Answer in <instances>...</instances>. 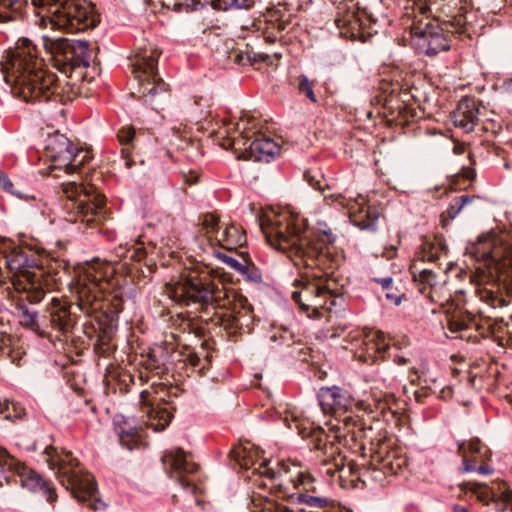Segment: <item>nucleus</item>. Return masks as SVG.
Returning <instances> with one entry per match:
<instances>
[{"mask_svg": "<svg viewBox=\"0 0 512 512\" xmlns=\"http://www.w3.org/2000/svg\"><path fill=\"white\" fill-rule=\"evenodd\" d=\"M476 260L484 262L490 274L498 277L512 278V248L496 246L489 235L478 238V242L467 248Z\"/></svg>", "mask_w": 512, "mask_h": 512, "instance_id": "obj_13", "label": "nucleus"}, {"mask_svg": "<svg viewBox=\"0 0 512 512\" xmlns=\"http://www.w3.org/2000/svg\"><path fill=\"white\" fill-rule=\"evenodd\" d=\"M476 470L483 475H490L493 473V468L487 464L480 465Z\"/></svg>", "mask_w": 512, "mask_h": 512, "instance_id": "obj_62", "label": "nucleus"}, {"mask_svg": "<svg viewBox=\"0 0 512 512\" xmlns=\"http://www.w3.org/2000/svg\"><path fill=\"white\" fill-rule=\"evenodd\" d=\"M303 177L315 190L323 191L325 188L331 187L330 181L322 169H306L303 172Z\"/></svg>", "mask_w": 512, "mask_h": 512, "instance_id": "obj_35", "label": "nucleus"}, {"mask_svg": "<svg viewBox=\"0 0 512 512\" xmlns=\"http://www.w3.org/2000/svg\"><path fill=\"white\" fill-rule=\"evenodd\" d=\"M42 42L43 47L53 57L56 65L62 67L65 72L67 68L75 70L82 67L86 68L90 64L91 52L86 41L43 36Z\"/></svg>", "mask_w": 512, "mask_h": 512, "instance_id": "obj_10", "label": "nucleus"}, {"mask_svg": "<svg viewBox=\"0 0 512 512\" xmlns=\"http://www.w3.org/2000/svg\"><path fill=\"white\" fill-rule=\"evenodd\" d=\"M252 26L256 31H261L267 42H274L278 34L285 29V24L279 21L278 12L275 10H269L264 19H258L253 22Z\"/></svg>", "mask_w": 512, "mask_h": 512, "instance_id": "obj_27", "label": "nucleus"}, {"mask_svg": "<svg viewBox=\"0 0 512 512\" xmlns=\"http://www.w3.org/2000/svg\"><path fill=\"white\" fill-rule=\"evenodd\" d=\"M33 12L43 25L47 21L69 33L92 30L100 23V14L91 0H43Z\"/></svg>", "mask_w": 512, "mask_h": 512, "instance_id": "obj_5", "label": "nucleus"}, {"mask_svg": "<svg viewBox=\"0 0 512 512\" xmlns=\"http://www.w3.org/2000/svg\"><path fill=\"white\" fill-rule=\"evenodd\" d=\"M247 55L253 61L272 63L271 55L268 53L249 51Z\"/></svg>", "mask_w": 512, "mask_h": 512, "instance_id": "obj_53", "label": "nucleus"}, {"mask_svg": "<svg viewBox=\"0 0 512 512\" xmlns=\"http://www.w3.org/2000/svg\"><path fill=\"white\" fill-rule=\"evenodd\" d=\"M181 174L185 183L192 185L197 182L198 174L194 170L182 171Z\"/></svg>", "mask_w": 512, "mask_h": 512, "instance_id": "obj_55", "label": "nucleus"}, {"mask_svg": "<svg viewBox=\"0 0 512 512\" xmlns=\"http://www.w3.org/2000/svg\"><path fill=\"white\" fill-rule=\"evenodd\" d=\"M253 0H213L212 6L215 9L227 10L230 8H249Z\"/></svg>", "mask_w": 512, "mask_h": 512, "instance_id": "obj_46", "label": "nucleus"}, {"mask_svg": "<svg viewBox=\"0 0 512 512\" xmlns=\"http://www.w3.org/2000/svg\"><path fill=\"white\" fill-rule=\"evenodd\" d=\"M44 156L47 160H90L94 157L90 150L74 145L64 134L48 135L44 141Z\"/></svg>", "mask_w": 512, "mask_h": 512, "instance_id": "obj_17", "label": "nucleus"}, {"mask_svg": "<svg viewBox=\"0 0 512 512\" xmlns=\"http://www.w3.org/2000/svg\"><path fill=\"white\" fill-rule=\"evenodd\" d=\"M85 162H79V165L74 164V162H66L63 166H50L48 170L44 173V175H50L55 178H60L61 174L64 173L67 175H73L80 170V165H83Z\"/></svg>", "mask_w": 512, "mask_h": 512, "instance_id": "obj_43", "label": "nucleus"}, {"mask_svg": "<svg viewBox=\"0 0 512 512\" xmlns=\"http://www.w3.org/2000/svg\"><path fill=\"white\" fill-rule=\"evenodd\" d=\"M63 193L71 202L68 206V220L70 222H81L87 226L99 224L105 219L104 200L101 195L93 191L92 187L87 188L78 184L75 180L62 183Z\"/></svg>", "mask_w": 512, "mask_h": 512, "instance_id": "obj_8", "label": "nucleus"}, {"mask_svg": "<svg viewBox=\"0 0 512 512\" xmlns=\"http://www.w3.org/2000/svg\"><path fill=\"white\" fill-rule=\"evenodd\" d=\"M447 22L442 17L436 16L432 22L426 24L424 30L413 28L416 45L424 49L427 55L433 56L440 51L448 49V39L446 37Z\"/></svg>", "mask_w": 512, "mask_h": 512, "instance_id": "obj_16", "label": "nucleus"}, {"mask_svg": "<svg viewBox=\"0 0 512 512\" xmlns=\"http://www.w3.org/2000/svg\"><path fill=\"white\" fill-rule=\"evenodd\" d=\"M473 197L468 195H461L453 199V204L450 205V220L455 218L465 207L466 204L471 203Z\"/></svg>", "mask_w": 512, "mask_h": 512, "instance_id": "obj_50", "label": "nucleus"}, {"mask_svg": "<svg viewBox=\"0 0 512 512\" xmlns=\"http://www.w3.org/2000/svg\"><path fill=\"white\" fill-rule=\"evenodd\" d=\"M163 467L170 479L178 483L186 492L196 494V472L198 465L194 463L189 455L177 448L165 452L162 456Z\"/></svg>", "mask_w": 512, "mask_h": 512, "instance_id": "obj_14", "label": "nucleus"}, {"mask_svg": "<svg viewBox=\"0 0 512 512\" xmlns=\"http://www.w3.org/2000/svg\"><path fill=\"white\" fill-rule=\"evenodd\" d=\"M172 132L175 136H178L180 138H186L188 135V129L186 126L184 127H173Z\"/></svg>", "mask_w": 512, "mask_h": 512, "instance_id": "obj_58", "label": "nucleus"}, {"mask_svg": "<svg viewBox=\"0 0 512 512\" xmlns=\"http://www.w3.org/2000/svg\"><path fill=\"white\" fill-rule=\"evenodd\" d=\"M478 105L471 97H463L453 113V123L456 127L463 129L466 133L474 130L478 120Z\"/></svg>", "mask_w": 512, "mask_h": 512, "instance_id": "obj_24", "label": "nucleus"}, {"mask_svg": "<svg viewBox=\"0 0 512 512\" xmlns=\"http://www.w3.org/2000/svg\"><path fill=\"white\" fill-rule=\"evenodd\" d=\"M159 56L160 52L156 47L144 43L136 48L131 60L132 72L139 83L140 92L151 104L165 100L168 93V84L157 74Z\"/></svg>", "mask_w": 512, "mask_h": 512, "instance_id": "obj_7", "label": "nucleus"}, {"mask_svg": "<svg viewBox=\"0 0 512 512\" xmlns=\"http://www.w3.org/2000/svg\"><path fill=\"white\" fill-rule=\"evenodd\" d=\"M371 466L384 474L397 475L407 466V459L398 450L390 449L386 444L379 446L371 456Z\"/></svg>", "mask_w": 512, "mask_h": 512, "instance_id": "obj_20", "label": "nucleus"}, {"mask_svg": "<svg viewBox=\"0 0 512 512\" xmlns=\"http://www.w3.org/2000/svg\"><path fill=\"white\" fill-rule=\"evenodd\" d=\"M117 256L120 257V258H127L129 257L130 259H133L135 258L136 256L139 257L137 255V251L136 249H133L132 251L130 249H125L124 247L120 246L117 250Z\"/></svg>", "mask_w": 512, "mask_h": 512, "instance_id": "obj_56", "label": "nucleus"}, {"mask_svg": "<svg viewBox=\"0 0 512 512\" xmlns=\"http://www.w3.org/2000/svg\"><path fill=\"white\" fill-rule=\"evenodd\" d=\"M284 423L288 428H292L294 424L298 430V434L302 438H310L314 449L323 453L324 461L326 464L332 463L335 470L343 468V458L340 456V448L337 445L338 436L335 434L326 433L320 426L314 427L308 422L300 420L296 415L290 414L284 418Z\"/></svg>", "mask_w": 512, "mask_h": 512, "instance_id": "obj_12", "label": "nucleus"}, {"mask_svg": "<svg viewBox=\"0 0 512 512\" xmlns=\"http://www.w3.org/2000/svg\"><path fill=\"white\" fill-rule=\"evenodd\" d=\"M46 462L50 469L56 471L60 483L70 490L74 498L81 502H90L94 510H98L104 503L98 498V490L93 477L78 469L79 462L70 451H58L53 446L45 449Z\"/></svg>", "mask_w": 512, "mask_h": 512, "instance_id": "obj_6", "label": "nucleus"}, {"mask_svg": "<svg viewBox=\"0 0 512 512\" xmlns=\"http://www.w3.org/2000/svg\"><path fill=\"white\" fill-rule=\"evenodd\" d=\"M215 243L227 250H233L246 243V236L236 225L231 224L215 236Z\"/></svg>", "mask_w": 512, "mask_h": 512, "instance_id": "obj_31", "label": "nucleus"}, {"mask_svg": "<svg viewBox=\"0 0 512 512\" xmlns=\"http://www.w3.org/2000/svg\"><path fill=\"white\" fill-rule=\"evenodd\" d=\"M281 146L275 139L266 135H259L248 147L247 156H239L238 160H263L275 158L280 155Z\"/></svg>", "mask_w": 512, "mask_h": 512, "instance_id": "obj_25", "label": "nucleus"}, {"mask_svg": "<svg viewBox=\"0 0 512 512\" xmlns=\"http://www.w3.org/2000/svg\"><path fill=\"white\" fill-rule=\"evenodd\" d=\"M345 426L348 428V432L352 434V438L355 441L362 438L373 440L372 435H370L373 431L372 427L366 426L362 420H353L352 417H347L345 419Z\"/></svg>", "mask_w": 512, "mask_h": 512, "instance_id": "obj_36", "label": "nucleus"}, {"mask_svg": "<svg viewBox=\"0 0 512 512\" xmlns=\"http://www.w3.org/2000/svg\"><path fill=\"white\" fill-rule=\"evenodd\" d=\"M452 512H470L469 509L462 505H453Z\"/></svg>", "mask_w": 512, "mask_h": 512, "instance_id": "obj_64", "label": "nucleus"}, {"mask_svg": "<svg viewBox=\"0 0 512 512\" xmlns=\"http://www.w3.org/2000/svg\"><path fill=\"white\" fill-rule=\"evenodd\" d=\"M349 217L351 222L362 230L375 231L377 228V216L361 204L354 203L349 207Z\"/></svg>", "mask_w": 512, "mask_h": 512, "instance_id": "obj_30", "label": "nucleus"}, {"mask_svg": "<svg viewBox=\"0 0 512 512\" xmlns=\"http://www.w3.org/2000/svg\"><path fill=\"white\" fill-rule=\"evenodd\" d=\"M0 182L2 184V187L5 189V190H8L10 191L11 188L13 187V184L12 182L10 181V179L5 176L3 173H0Z\"/></svg>", "mask_w": 512, "mask_h": 512, "instance_id": "obj_59", "label": "nucleus"}, {"mask_svg": "<svg viewBox=\"0 0 512 512\" xmlns=\"http://www.w3.org/2000/svg\"><path fill=\"white\" fill-rule=\"evenodd\" d=\"M271 342H279L280 345L290 346L294 343L293 334L286 328L281 327L270 336Z\"/></svg>", "mask_w": 512, "mask_h": 512, "instance_id": "obj_49", "label": "nucleus"}, {"mask_svg": "<svg viewBox=\"0 0 512 512\" xmlns=\"http://www.w3.org/2000/svg\"><path fill=\"white\" fill-rule=\"evenodd\" d=\"M219 217L214 213H204L199 216V224L205 232L208 241L213 244L215 236L219 235Z\"/></svg>", "mask_w": 512, "mask_h": 512, "instance_id": "obj_34", "label": "nucleus"}, {"mask_svg": "<svg viewBox=\"0 0 512 512\" xmlns=\"http://www.w3.org/2000/svg\"><path fill=\"white\" fill-rule=\"evenodd\" d=\"M260 127V121L247 113L239 118L238 122L234 126V131H237L243 139H249L252 135L258 132Z\"/></svg>", "mask_w": 512, "mask_h": 512, "instance_id": "obj_33", "label": "nucleus"}, {"mask_svg": "<svg viewBox=\"0 0 512 512\" xmlns=\"http://www.w3.org/2000/svg\"><path fill=\"white\" fill-rule=\"evenodd\" d=\"M171 297L186 305L200 304L206 311L209 308L225 310L221 320L225 321L227 317L230 328L241 330L252 323V307L247 298L234 291L219 288L206 270L190 271L171 289Z\"/></svg>", "mask_w": 512, "mask_h": 512, "instance_id": "obj_3", "label": "nucleus"}, {"mask_svg": "<svg viewBox=\"0 0 512 512\" xmlns=\"http://www.w3.org/2000/svg\"><path fill=\"white\" fill-rule=\"evenodd\" d=\"M469 489L476 495L477 499L484 505H489L494 501L492 491L485 485L478 483H469Z\"/></svg>", "mask_w": 512, "mask_h": 512, "instance_id": "obj_45", "label": "nucleus"}, {"mask_svg": "<svg viewBox=\"0 0 512 512\" xmlns=\"http://www.w3.org/2000/svg\"><path fill=\"white\" fill-rule=\"evenodd\" d=\"M216 256L222 260L223 263L227 264L230 268L236 270L237 272L241 274H246L249 269V263L246 257L242 254V261H239L238 259L229 256L222 252H217Z\"/></svg>", "mask_w": 512, "mask_h": 512, "instance_id": "obj_42", "label": "nucleus"}, {"mask_svg": "<svg viewBox=\"0 0 512 512\" xmlns=\"http://www.w3.org/2000/svg\"><path fill=\"white\" fill-rule=\"evenodd\" d=\"M318 402L324 414L348 410L350 397L338 387H323L318 392Z\"/></svg>", "mask_w": 512, "mask_h": 512, "instance_id": "obj_23", "label": "nucleus"}, {"mask_svg": "<svg viewBox=\"0 0 512 512\" xmlns=\"http://www.w3.org/2000/svg\"><path fill=\"white\" fill-rule=\"evenodd\" d=\"M373 281L380 284L381 287L384 290H390L393 285V278L392 277H384V278H374Z\"/></svg>", "mask_w": 512, "mask_h": 512, "instance_id": "obj_57", "label": "nucleus"}, {"mask_svg": "<svg viewBox=\"0 0 512 512\" xmlns=\"http://www.w3.org/2000/svg\"><path fill=\"white\" fill-rule=\"evenodd\" d=\"M453 143H454L453 151L455 154H461L466 151L467 146L465 143H459L456 140H453Z\"/></svg>", "mask_w": 512, "mask_h": 512, "instance_id": "obj_61", "label": "nucleus"}, {"mask_svg": "<svg viewBox=\"0 0 512 512\" xmlns=\"http://www.w3.org/2000/svg\"><path fill=\"white\" fill-rule=\"evenodd\" d=\"M386 298L390 301H392L395 305H399L402 300L401 295L394 294L393 292H390L389 290L386 293Z\"/></svg>", "mask_w": 512, "mask_h": 512, "instance_id": "obj_60", "label": "nucleus"}, {"mask_svg": "<svg viewBox=\"0 0 512 512\" xmlns=\"http://www.w3.org/2000/svg\"><path fill=\"white\" fill-rule=\"evenodd\" d=\"M314 85H315V82L309 80V78L306 75H300L297 78V86H298L299 92L305 93L311 102L316 103L317 97L313 90Z\"/></svg>", "mask_w": 512, "mask_h": 512, "instance_id": "obj_47", "label": "nucleus"}, {"mask_svg": "<svg viewBox=\"0 0 512 512\" xmlns=\"http://www.w3.org/2000/svg\"><path fill=\"white\" fill-rule=\"evenodd\" d=\"M295 487L302 490L298 492L310 493L315 492L316 487L314 486V478L311 475L299 473L297 476V481L295 483Z\"/></svg>", "mask_w": 512, "mask_h": 512, "instance_id": "obj_48", "label": "nucleus"}, {"mask_svg": "<svg viewBox=\"0 0 512 512\" xmlns=\"http://www.w3.org/2000/svg\"><path fill=\"white\" fill-rule=\"evenodd\" d=\"M260 228L268 244L286 254L296 266L317 267L329 275L339 266L331 251L336 237L330 230L310 231L305 218L288 210L264 215Z\"/></svg>", "mask_w": 512, "mask_h": 512, "instance_id": "obj_1", "label": "nucleus"}, {"mask_svg": "<svg viewBox=\"0 0 512 512\" xmlns=\"http://www.w3.org/2000/svg\"><path fill=\"white\" fill-rule=\"evenodd\" d=\"M227 123L224 122V126L219 128V130L213 132L214 141L218 143L220 147L223 149H228L233 146V139L231 137L232 130L227 127Z\"/></svg>", "mask_w": 512, "mask_h": 512, "instance_id": "obj_44", "label": "nucleus"}, {"mask_svg": "<svg viewBox=\"0 0 512 512\" xmlns=\"http://www.w3.org/2000/svg\"><path fill=\"white\" fill-rule=\"evenodd\" d=\"M466 12L467 7L462 6L459 9V13L453 17V20H450V27L455 28V30H450V35H459L460 37L465 36L469 38V35L466 34V17L464 15Z\"/></svg>", "mask_w": 512, "mask_h": 512, "instance_id": "obj_41", "label": "nucleus"}, {"mask_svg": "<svg viewBox=\"0 0 512 512\" xmlns=\"http://www.w3.org/2000/svg\"><path fill=\"white\" fill-rule=\"evenodd\" d=\"M38 267V259L34 254L12 247L10 241L0 239V285L9 274L22 275L27 280L34 282L35 275L29 268Z\"/></svg>", "mask_w": 512, "mask_h": 512, "instance_id": "obj_15", "label": "nucleus"}, {"mask_svg": "<svg viewBox=\"0 0 512 512\" xmlns=\"http://www.w3.org/2000/svg\"><path fill=\"white\" fill-rule=\"evenodd\" d=\"M117 268L111 261L94 259L80 266L71 284V291L76 298L78 309L87 316L98 313H107L108 307L104 298V291L114 285V276Z\"/></svg>", "mask_w": 512, "mask_h": 512, "instance_id": "obj_4", "label": "nucleus"}, {"mask_svg": "<svg viewBox=\"0 0 512 512\" xmlns=\"http://www.w3.org/2000/svg\"><path fill=\"white\" fill-rule=\"evenodd\" d=\"M169 352L161 347H155L151 349L145 360V367L158 376H163L169 371L170 364Z\"/></svg>", "mask_w": 512, "mask_h": 512, "instance_id": "obj_28", "label": "nucleus"}, {"mask_svg": "<svg viewBox=\"0 0 512 512\" xmlns=\"http://www.w3.org/2000/svg\"><path fill=\"white\" fill-rule=\"evenodd\" d=\"M332 199V201H335V202H339L341 205H344L343 203V200H344V197L340 194L336 195V194H331L329 196H325V199Z\"/></svg>", "mask_w": 512, "mask_h": 512, "instance_id": "obj_63", "label": "nucleus"}, {"mask_svg": "<svg viewBox=\"0 0 512 512\" xmlns=\"http://www.w3.org/2000/svg\"><path fill=\"white\" fill-rule=\"evenodd\" d=\"M482 450L486 452L487 448L479 439H472L467 444L465 442L459 444L458 452L463 458V472L475 470V463L478 461V456L482 454Z\"/></svg>", "mask_w": 512, "mask_h": 512, "instance_id": "obj_29", "label": "nucleus"}, {"mask_svg": "<svg viewBox=\"0 0 512 512\" xmlns=\"http://www.w3.org/2000/svg\"><path fill=\"white\" fill-rule=\"evenodd\" d=\"M291 501L298 504H306L314 508H323L328 505L329 500L324 497L314 496L308 493L295 492L289 495Z\"/></svg>", "mask_w": 512, "mask_h": 512, "instance_id": "obj_37", "label": "nucleus"}, {"mask_svg": "<svg viewBox=\"0 0 512 512\" xmlns=\"http://www.w3.org/2000/svg\"><path fill=\"white\" fill-rule=\"evenodd\" d=\"M296 284L300 290L292 293V299L302 311L312 310L315 314L320 315L321 309L331 311L332 307L337 305L338 297L319 276H315L312 280L303 277L296 280Z\"/></svg>", "mask_w": 512, "mask_h": 512, "instance_id": "obj_11", "label": "nucleus"}, {"mask_svg": "<svg viewBox=\"0 0 512 512\" xmlns=\"http://www.w3.org/2000/svg\"><path fill=\"white\" fill-rule=\"evenodd\" d=\"M230 455L242 469H253V473L257 472L271 479L279 478L282 471L285 473L287 472V470L284 469V465H281L280 467V463L277 462L278 469L276 470L269 466L270 461L267 460H263V462L260 463L258 467H254L256 461L259 458V451L253 450L252 448H248L246 446L234 447L231 450Z\"/></svg>", "mask_w": 512, "mask_h": 512, "instance_id": "obj_19", "label": "nucleus"}, {"mask_svg": "<svg viewBox=\"0 0 512 512\" xmlns=\"http://www.w3.org/2000/svg\"><path fill=\"white\" fill-rule=\"evenodd\" d=\"M117 137L122 146V152L125 154V157H128V151L130 150V148L134 147L135 142L137 141V136L134 127H122L118 131Z\"/></svg>", "mask_w": 512, "mask_h": 512, "instance_id": "obj_38", "label": "nucleus"}, {"mask_svg": "<svg viewBox=\"0 0 512 512\" xmlns=\"http://www.w3.org/2000/svg\"><path fill=\"white\" fill-rule=\"evenodd\" d=\"M261 505L263 506L261 512H292L286 506L272 501H264Z\"/></svg>", "mask_w": 512, "mask_h": 512, "instance_id": "obj_51", "label": "nucleus"}, {"mask_svg": "<svg viewBox=\"0 0 512 512\" xmlns=\"http://www.w3.org/2000/svg\"><path fill=\"white\" fill-rule=\"evenodd\" d=\"M162 400L152 396L149 390H143L140 393L142 412L147 418L145 423L156 432L164 430L173 417L171 411L164 406L166 403H161Z\"/></svg>", "mask_w": 512, "mask_h": 512, "instance_id": "obj_18", "label": "nucleus"}, {"mask_svg": "<svg viewBox=\"0 0 512 512\" xmlns=\"http://www.w3.org/2000/svg\"><path fill=\"white\" fill-rule=\"evenodd\" d=\"M414 280L418 282L419 291L427 294L432 302H439L441 307L448 303V298L444 295V286H439L437 275L427 268L418 269L417 264L411 267Z\"/></svg>", "mask_w": 512, "mask_h": 512, "instance_id": "obj_21", "label": "nucleus"}, {"mask_svg": "<svg viewBox=\"0 0 512 512\" xmlns=\"http://www.w3.org/2000/svg\"><path fill=\"white\" fill-rule=\"evenodd\" d=\"M21 0H0V22L6 23L21 18Z\"/></svg>", "mask_w": 512, "mask_h": 512, "instance_id": "obj_32", "label": "nucleus"}, {"mask_svg": "<svg viewBox=\"0 0 512 512\" xmlns=\"http://www.w3.org/2000/svg\"><path fill=\"white\" fill-rule=\"evenodd\" d=\"M20 323L30 328L31 330L38 332L40 326L37 321L38 313L34 310H30L27 306L21 305L18 308Z\"/></svg>", "mask_w": 512, "mask_h": 512, "instance_id": "obj_40", "label": "nucleus"}, {"mask_svg": "<svg viewBox=\"0 0 512 512\" xmlns=\"http://www.w3.org/2000/svg\"><path fill=\"white\" fill-rule=\"evenodd\" d=\"M12 482H20L23 487L33 492H43L49 503L57 499L54 488L43 480L41 475L20 463L6 449L0 447V486Z\"/></svg>", "mask_w": 512, "mask_h": 512, "instance_id": "obj_9", "label": "nucleus"}, {"mask_svg": "<svg viewBox=\"0 0 512 512\" xmlns=\"http://www.w3.org/2000/svg\"><path fill=\"white\" fill-rule=\"evenodd\" d=\"M44 290L41 288H35L34 291L30 292L27 296L28 300L32 303L40 302L44 297Z\"/></svg>", "mask_w": 512, "mask_h": 512, "instance_id": "obj_54", "label": "nucleus"}, {"mask_svg": "<svg viewBox=\"0 0 512 512\" xmlns=\"http://www.w3.org/2000/svg\"><path fill=\"white\" fill-rule=\"evenodd\" d=\"M71 305L60 299L53 298L50 308L51 326L63 335H67L72 331L76 324V316L70 310Z\"/></svg>", "mask_w": 512, "mask_h": 512, "instance_id": "obj_22", "label": "nucleus"}, {"mask_svg": "<svg viewBox=\"0 0 512 512\" xmlns=\"http://www.w3.org/2000/svg\"><path fill=\"white\" fill-rule=\"evenodd\" d=\"M422 260L433 262L438 259V253L437 251H434V247L430 245L429 243L424 244V247L421 252Z\"/></svg>", "mask_w": 512, "mask_h": 512, "instance_id": "obj_52", "label": "nucleus"}, {"mask_svg": "<svg viewBox=\"0 0 512 512\" xmlns=\"http://www.w3.org/2000/svg\"><path fill=\"white\" fill-rule=\"evenodd\" d=\"M141 430L137 427L122 429L119 432V440L122 446L132 450L138 446Z\"/></svg>", "mask_w": 512, "mask_h": 512, "instance_id": "obj_39", "label": "nucleus"}, {"mask_svg": "<svg viewBox=\"0 0 512 512\" xmlns=\"http://www.w3.org/2000/svg\"><path fill=\"white\" fill-rule=\"evenodd\" d=\"M388 346L385 343L384 334L376 331L366 336L364 348L358 355L359 359L365 363L375 362L379 356H383Z\"/></svg>", "mask_w": 512, "mask_h": 512, "instance_id": "obj_26", "label": "nucleus"}, {"mask_svg": "<svg viewBox=\"0 0 512 512\" xmlns=\"http://www.w3.org/2000/svg\"><path fill=\"white\" fill-rule=\"evenodd\" d=\"M4 79L14 96L24 102L36 104L49 100H72L68 87L62 86L57 75L44 68L36 45L28 38L18 40L1 63Z\"/></svg>", "mask_w": 512, "mask_h": 512, "instance_id": "obj_2", "label": "nucleus"}]
</instances>
